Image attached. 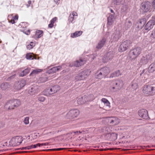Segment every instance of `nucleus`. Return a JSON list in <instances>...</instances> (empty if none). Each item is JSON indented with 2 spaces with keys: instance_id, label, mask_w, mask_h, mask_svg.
Returning a JSON list of instances; mask_svg holds the SVG:
<instances>
[{
  "instance_id": "4468645a",
  "label": "nucleus",
  "mask_w": 155,
  "mask_h": 155,
  "mask_svg": "<svg viewBox=\"0 0 155 155\" xmlns=\"http://www.w3.org/2000/svg\"><path fill=\"white\" fill-rule=\"evenodd\" d=\"M145 24V21L144 19H140L137 23V24L135 25L134 28H135L141 29L143 27Z\"/></svg>"
},
{
  "instance_id": "423d86ee",
  "label": "nucleus",
  "mask_w": 155,
  "mask_h": 155,
  "mask_svg": "<svg viewBox=\"0 0 155 155\" xmlns=\"http://www.w3.org/2000/svg\"><path fill=\"white\" fill-rule=\"evenodd\" d=\"M131 44V41L129 40H126L122 42L118 48V51L121 52L126 51Z\"/></svg>"
},
{
  "instance_id": "4be33fe9",
  "label": "nucleus",
  "mask_w": 155,
  "mask_h": 155,
  "mask_svg": "<svg viewBox=\"0 0 155 155\" xmlns=\"http://www.w3.org/2000/svg\"><path fill=\"white\" fill-rule=\"evenodd\" d=\"M11 100L15 109L16 108H17L21 104V101L18 99H13Z\"/></svg>"
},
{
  "instance_id": "72a5a7b5",
  "label": "nucleus",
  "mask_w": 155,
  "mask_h": 155,
  "mask_svg": "<svg viewBox=\"0 0 155 155\" xmlns=\"http://www.w3.org/2000/svg\"><path fill=\"white\" fill-rule=\"evenodd\" d=\"M117 85V83L115 81H112L110 84V90H114Z\"/></svg>"
},
{
  "instance_id": "09e8293b",
  "label": "nucleus",
  "mask_w": 155,
  "mask_h": 155,
  "mask_svg": "<svg viewBox=\"0 0 155 155\" xmlns=\"http://www.w3.org/2000/svg\"><path fill=\"white\" fill-rule=\"evenodd\" d=\"M127 26L128 28H129L131 26L132 23L130 21H129L127 23Z\"/></svg>"
},
{
  "instance_id": "49530a36",
  "label": "nucleus",
  "mask_w": 155,
  "mask_h": 155,
  "mask_svg": "<svg viewBox=\"0 0 155 155\" xmlns=\"http://www.w3.org/2000/svg\"><path fill=\"white\" fill-rule=\"evenodd\" d=\"M31 147H30V146H28L26 147H22L20 149L21 150H30L31 149Z\"/></svg>"
},
{
  "instance_id": "f257e3e1",
  "label": "nucleus",
  "mask_w": 155,
  "mask_h": 155,
  "mask_svg": "<svg viewBox=\"0 0 155 155\" xmlns=\"http://www.w3.org/2000/svg\"><path fill=\"white\" fill-rule=\"evenodd\" d=\"M142 91L147 96H153L155 94V87L152 84L145 85L143 87Z\"/></svg>"
},
{
  "instance_id": "5fc2aeb1",
  "label": "nucleus",
  "mask_w": 155,
  "mask_h": 155,
  "mask_svg": "<svg viewBox=\"0 0 155 155\" xmlns=\"http://www.w3.org/2000/svg\"><path fill=\"white\" fill-rule=\"evenodd\" d=\"M8 21L9 22L11 23L12 24H13L15 23V20H14L12 18L10 20L9 19Z\"/></svg>"
},
{
  "instance_id": "39448f33",
  "label": "nucleus",
  "mask_w": 155,
  "mask_h": 155,
  "mask_svg": "<svg viewBox=\"0 0 155 155\" xmlns=\"http://www.w3.org/2000/svg\"><path fill=\"white\" fill-rule=\"evenodd\" d=\"M90 72L89 70H87L81 72L75 77V80L78 81L84 79L90 74Z\"/></svg>"
},
{
  "instance_id": "412c9836",
  "label": "nucleus",
  "mask_w": 155,
  "mask_h": 155,
  "mask_svg": "<svg viewBox=\"0 0 155 155\" xmlns=\"http://www.w3.org/2000/svg\"><path fill=\"white\" fill-rule=\"evenodd\" d=\"M85 95L78 98L77 100V103L79 104H82L86 103Z\"/></svg>"
},
{
  "instance_id": "680f3d73",
  "label": "nucleus",
  "mask_w": 155,
  "mask_h": 155,
  "mask_svg": "<svg viewBox=\"0 0 155 155\" xmlns=\"http://www.w3.org/2000/svg\"><path fill=\"white\" fill-rule=\"evenodd\" d=\"M28 5L27 4L26 5L27 8H28L29 6H30V4H31V1L30 0L28 1Z\"/></svg>"
},
{
  "instance_id": "58836bf2",
  "label": "nucleus",
  "mask_w": 155,
  "mask_h": 155,
  "mask_svg": "<svg viewBox=\"0 0 155 155\" xmlns=\"http://www.w3.org/2000/svg\"><path fill=\"white\" fill-rule=\"evenodd\" d=\"M35 42L31 41L30 43L29 44L27 45V48L28 50L32 49L35 45Z\"/></svg>"
},
{
  "instance_id": "b1692460",
  "label": "nucleus",
  "mask_w": 155,
  "mask_h": 155,
  "mask_svg": "<svg viewBox=\"0 0 155 155\" xmlns=\"http://www.w3.org/2000/svg\"><path fill=\"white\" fill-rule=\"evenodd\" d=\"M60 89V86L57 85L53 86L50 88V90L51 91L52 94L56 93Z\"/></svg>"
},
{
  "instance_id": "dca6fc26",
  "label": "nucleus",
  "mask_w": 155,
  "mask_h": 155,
  "mask_svg": "<svg viewBox=\"0 0 155 155\" xmlns=\"http://www.w3.org/2000/svg\"><path fill=\"white\" fill-rule=\"evenodd\" d=\"M86 60L80 58L79 60L76 61L74 62V66L76 67H79L83 65L86 62Z\"/></svg>"
},
{
  "instance_id": "052dcab7",
  "label": "nucleus",
  "mask_w": 155,
  "mask_h": 155,
  "mask_svg": "<svg viewBox=\"0 0 155 155\" xmlns=\"http://www.w3.org/2000/svg\"><path fill=\"white\" fill-rule=\"evenodd\" d=\"M41 146H46L48 145V143H41Z\"/></svg>"
},
{
  "instance_id": "f3484780",
  "label": "nucleus",
  "mask_w": 155,
  "mask_h": 155,
  "mask_svg": "<svg viewBox=\"0 0 155 155\" xmlns=\"http://www.w3.org/2000/svg\"><path fill=\"white\" fill-rule=\"evenodd\" d=\"M101 71L103 74L104 76V78H106L107 75L110 72V70L109 68L108 67H105L101 68Z\"/></svg>"
},
{
  "instance_id": "9b49d317",
  "label": "nucleus",
  "mask_w": 155,
  "mask_h": 155,
  "mask_svg": "<svg viewBox=\"0 0 155 155\" xmlns=\"http://www.w3.org/2000/svg\"><path fill=\"white\" fill-rule=\"evenodd\" d=\"M112 52H109L104 55L103 58L102 60L103 62L106 63L111 60L113 57Z\"/></svg>"
},
{
  "instance_id": "2eb2a0df",
  "label": "nucleus",
  "mask_w": 155,
  "mask_h": 155,
  "mask_svg": "<svg viewBox=\"0 0 155 155\" xmlns=\"http://www.w3.org/2000/svg\"><path fill=\"white\" fill-rule=\"evenodd\" d=\"M61 68L62 67L61 66L53 67L48 70L47 71V73L49 74H52L57 71L61 70Z\"/></svg>"
},
{
  "instance_id": "ddd939ff",
  "label": "nucleus",
  "mask_w": 155,
  "mask_h": 155,
  "mask_svg": "<svg viewBox=\"0 0 155 155\" xmlns=\"http://www.w3.org/2000/svg\"><path fill=\"white\" fill-rule=\"evenodd\" d=\"M4 108L7 110L15 109L11 100L8 101L4 105Z\"/></svg>"
},
{
  "instance_id": "de8ad7c7",
  "label": "nucleus",
  "mask_w": 155,
  "mask_h": 155,
  "mask_svg": "<svg viewBox=\"0 0 155 155\" xmlns=\"http://www.w3.org/2000/svg\"><path fill=\"white\" fill-rule=\"evenodd\" d=\"M151 37L153 38H155V30H153L151 34Z\"/></svg>"
},
{
  "instance_id": "5701e85b",
  "label": "nucleus",
  "mask_w": 155,
  "mask_h": 155,
  "mask_svg": "<svg viewBox=\"0 0 155 155\" xmlns=\"http://www.w3.org/2000/svg\"><path fill=\"white\" fill-rule=\"evenodd\" d=\"M103 73L101 70H98L96 73L95 75V78L98 79H101L103 78H104V76L103 74Z\"/></svg>"
},
{
  "instance_id": "c03bdc74",
  "label": "nucleus",
  "mask_w": 155,
  "mask_h": 155,
  "mask_svg": "<svg viewBox=\"0 0 155 155\" xmlns=\"http://www.w3.org/2000/svg\"><path fill=\"white\" fill-rule=\"evenodd\" d=\"M22 31L27 35H29L30 33V30H22Z\"/></svg>"
},
{
  "instance_id": "ea45409f",
  "label": "nucleus",
  "mask_w": 155,
  "mask_h": 155,
  "mask_svg": "<svg viewBox=\"0 0 155 155\" xmlns=\"http://www.w3.org/2000/svg\"><path fill=\"white\" fill-rule=\"evenodd\" d=\"M57 17L53 18L51 21L50 23L48 25V27L49 28H52L53 26V24L54 22L57 20Z\"/></svg>"
},
{
  "instance_id": "a18cd8bd",
  "label": "nucleus",
  "mask_w": 155,
  "mask_h": 155,
  "mask_svg": "<svg viewBox=\"0 0 155 155\" xmlns=\"http://www.w3.org/2000/svg\"><path fill=\"white\" fill-rule=\"evenodd\" d=\"M38 100L41 102H43L45 100V98L43 96H40L38 97Z\"/></svg>"
},
{
  "instance_id": "aec40b11",
  "label": "nucleus",
  "mask_w": 155,
  "mask_h": 155,
  "mask_svg": "<svg viewBox=\"0 0 155 155\" xmlns=\"http://www.w3.org/2000/svg\"><path fill=\"white\" fill-rule=\"evenodd\" d=\"M28 93L31 95H33L37 94L38 93V90L37 87H32L29 89L28 91Z\"/></svg>"
},
{
  "instance_id": "473e14b6",
  "label": "nucleus",
  "mask_w": 155,
  "mask_h": 155,
  "mask_svg": "<svg viewBox=\"0 0 155 155\" xmlns=\"http://www.w3.org/2000/svg\"><path fill=\"white\" fill-rule=\"evenodd\" d=\"M121 75V74L120 72V71L117 70L111 73L110 75V78H113L114 77H118Z\"/></svg>"
},
{
  "instance_id": "774afa93",
  "label": "nucleus",
  "mask_w": 155,
  "mask_h": 155,
  "mask_svg": "<svg viewBox=\"0 0 155 155\" xmlns=\"http://www.w3.org/2000/svg\"><path fill=\"white\" fill-rule=\"evenodd\" d=\"M54 1L55 2H56V3H58V1H59V0H54Z\"/></svg>"
},
{
  "instance_id": "4c0bfd02",
  "label": "nucleus",
  "mask_w": 155,
  "mask_h": 155,
  "mask_svg": "<svg viewBox=\"0 0 155 155\" xmlns=\"http://www.w3.org/2000/svg\"><path fill=\"white\" fill-rule=\"evenodd\" d=\"M101 101L104 103L105 106L108 107L109 108L110 107V104L107 99L105 98H103L101 99Z\"/></svg>"
},
{
  "instance_id": "6ab92c4d",
  "label": "nucleus",
  "mask_w": 155,
  "mask_h": 155,
  "mask_svg": "<svg viewBox=\"0 0 155 155\" xmlns=\"http://www.w3.org/2000/svg\"><path fill=\"white\" fill-rule=\"evenodd\" d=\"M43 32L42 30H37L35 31V35L33 36L34 38L37 40V39L40 38L43 35Z\"/></svg>"
},
{
  "instance_id": "6e6d98bb",
  "label": "nucleus",
  "mask_w": 155,
  "mask_h": 155,
  "mask_svg": "<svg viewBox=\"0 0 155 155\" xmlns=\"http://www.w3.org/2000/svg\"><path fill=\"white\" fill-rule=\"evenodd\" d=\"M152 6L155 9V0H152Z\"/></svg>"
},
{
  "instance_id": "393cba45",
  "label": "nucleus",
  "mask_w": 155,
  "mask_h": 155,
  "mask_svg": "<svg viewBox=\"0 0 155 155\" xmlns=\"http://www.w3.org/2000/svg\"><path fill=\"white\" fill-rule=\"evenodd\" d=\"M77 16L78 14L76 12L74 11L73 12L70 14L69 18L68 19L69 22L72 23L74 19V16Z\"/></svg>"
},
{
  "instance_id": "7ed1b4c3",
  "label": "nucleus",
  "mask_w": 155,
  "mask_h": 155,
  "mask_svg": "<svg viewBox=\"0 0 155 155\" xmlns=\"http://www.w3.org/2000/svg\"><path fill=\"white\" fill-rule=\"evenodd\" d=\"M26 81L23 79L16 82L14 84L12 90L14 91H18L21 89L25 85Z\"/></svg>"
},
{
  "instance_id": "4d7b16f0",
  "label": "nucleus",
  "mask_w": 155,
  "mask_h": 155,
  "mask_svg": "<svg viewBox=\"0 0 155 155\" xmlns=\"http://www.w3.org/2000/svg\"><path fill=\"white\" fill-rule=\"evenodd\" d=\"M145 71H146V69H144L142 71V72L140 73V76H142L143 75V74H145Z\"/></svg>"
},
{
  "instance_id": "13d9d810",
  "label": "nucleus",
  "mask_w": 155,
  "mask_h": 155,
  "mask_svg": "<svg viewBox=\"0 0 155 155\" xmlns=\"http://www.w3.org/2000/svg\"><path fill=\"white\" fill-rule=\"evenodd\" d=\"M15 74L13 73V75L12 76H11L9 77V78L10 79H12L13 78H14L15 77Z\"/></svg>"
},
{
  "instance_id": "a19ab883",
  "label": "nucleus",
  "mask_w": 155,
  "mask_h": 155,
  "mask_svg": "<svg viewBox=\"0 0 155 155\" xmlns=\"http://www.w3.org/2000/svg\"><path fill=\"white\" fill-rule=\"evenodd\" d=\"M122 0H113V3L116 5H119L121 4Z\"/></svg>"
},
{
  "instance_id": "37998d69",
  "label": "nucleus",
  "mask_w": 155,
  "mask_h": 155,
  "mask_svg": "<svg viewBox=\"0 0 155 155\" xmlns=\"http://www.w3.org/2000/svg\"><path fill=\"white\" fill-rule=\"evenodd\" d=\"M29 117H27L25 118L23 122L25 124H28L29 123Z\"/></svg>"
},
{
  "instance_id": "c756f323",
  "label": "nucleus",
  "mask_w": 155,
  "mask_h": 155,
  "mask_svg": "<svg viewBox=\"0 0 155 155\" xmlns=\"http://www.w3.org/2000/svg\"><path fill=\"white\" fill-rule=\"evenodd\" d=\"M30 69L29 68H27L25 69V70L23 71L19 74V76L20 77H23L26 75L30 71Z\"/></svg>"
},
{
  "instance_id": "c9c22d12",
  "label": "nucleus",
  "mask_w": 155,
  "mask_h": 155,
  "mask_svg": "<svg viewBox=\"0 0 155 155\" xmlns=\"http://www.w3.org/2000/svg\"><path fill=\"white\" fill-rule=\"evenodd\" d=\"M82 33V31H77L74 33H71V36L73 38L78 37L81 35Z\"/></svg>"
},
{
  "instance_id": "a211bd4d",
  "label": "nucleus",
  "mask_w": 155,
  "mask_h": 155,
  "mask_svg": "<svg viewBox=\"0 0 155 155\" xmlns=\"http://www.w3.org/2000/svg\"><path fill=\"white\" fill-rule=\"evenodd\" d=\"M25 58L28 60H33L34 59L39 60V57L37 58L36 55L32 53H29L25 55Z\"/></svg>"
},
{
  "instance_id": "2f4dec72",
  "label": "nucleus",
  "mask_w": 155,
  "mask_h": 155,
  "mask_svg": "<svg viewBox=\"0 0 155 155\" xmlns=\"http://www.w3.org/2000/svg\"><path fill=\"white\" fill-rule=\"evenodd\" d=\"M114 15H110L107 18V23L109 25H111L114 21Z\"/></svg>"
},
{
  "instance_id": "bb28decb",
  "label": "nucleus",
  "mask_w": 155,
  "mask_h": 155,
  "mask_svg": "<svg viewBox=\"0 0 155 155\" xmlns=\"http://www.w3.org/2000/svg\"><path fill=\"white\" fill-rule=\"evenodd\" d=\"M106 40L104 38H103L100 42L98 43L97 46L96 47L98 49H101L103 47L104 45Z\"/></svg>"
},
{
  "instance_id": "cd10ccee",
  "label": "nucleus",
  "mask_w": 155,
  "mask_h": 155,
  "mask_svg": "<svg viewBox=\"0 0 155 155\" xmlns=\"http://www.w3.org/2000/svg\"><path fill=\"white\" fill-rule=\"evenodd\" d=\"M85 99L86 102L92 101L95 98L94 95L93 94H90L89 95H85Z\"/></svg>"
},
{
  "instance_id": "3c124183",
  "label": "nucleus",
  "mask_w": 155,
  "mask_h": 155,
  "mask_svg": "<svg viewBox=\"0 0 155 155\" xmlns=\"http://www.w3.org/2000/svg\"><path fill=\"white\" fill-rule=\"evenodd\" d=\"M117 149V148H115V149L114 148H110L104 149H103V150L104 151H107V150H114V149Z\"/></svg>"
},
{
  "instance_id": "9d476101",
  "label": "nucleus",
  "mask_w": 155,
  "mask_h": 155,
  "mask_svg": "<svg viewBox=\"0 0 155 155\" xmlns=\"http://www.w3.org/2000/svg\"><path fill=\"white\" fill-rule=\"evenodd\" d=\"M151 7V4L149 2L147 1L141 4V8L144 12L149 11L150 10Z\"/></svg>"
},
{
  "instance_id": "8fccbe9b",
  "label": "nucleus",
  "mask_w": 155,
  "mask_h": 155,
  "mask_svg": "<svg viewBox=\"0 0 155 155\" xmlns=\"http://www.w3.org/2000/svg\"><path fill=\"white\" fill-rule=\"evenodd\" d=\"M40 80L41 82H44L46 81L47 79L45 78H40Z\"/></svg>"
},
{
  "instance_id": "1a4fd4ad",
  "label": "nucleus",
  "mask_w": 155,
  "mask_h": 155,
  "mask_svg": "<svg viewBox=\"0 0 155 155\" xmlns=\"http://www.w3.org/2000/svg\"><path fill=\"white\" fill-rule=\"evenodd\" d=\"M138 114L140 117L144 119H147L149 118L147 110L145 109H142L138 111Z\"/></svg>"
},
{
  "instance_id": "bf43d9fd",
  "label": "nucleus",
  "mask_w": 155,
  "mask_h": 155,
  "mask_svg": "<svg viewBox=\"0 0 155 155\" xmlns=\"http://www.w3.org/2000/svg\"><path fill=\"white\" fill-rule=\"evenodd\" d=\"M30 147H31V149H32L33 148H35L37 147V145L36 144L35 145H32L31 146H30Z\"/></svg>"
},
{
  "instance_id": "338daca9",
  "label": "nucleus",
  "mask_w": 155,
  "mask_h": 155,
  "mask_svg": "<svg viewBox=\"0 0 155 155\" xmlns=\"http://www.w3.org/2000/svg\"><path fill=\"white\" fill-rule=\"evenodd\" d=\"M36 145H37V146H38L39 147L41 146V143H37V144H36Z\"/></svg>"
},
{
  "instance_id": "e2e57ef3",
  "label": "nucleus",
  "mask_w": 155,
  "mask_h": 155,
  "mask_svg": "<svg viewBox=\"0 0 155 155\" xmlns=\"http://www.w3.org/2000/svg\"><path fill=\"white\" fill-rule=\"evenodd\" d=\"M65 148H56V151H59V150H62L65 149Z\"/></svg>"
},
{
  "instance_id": "c85d7f7f",
  "label": "nucleus",
  "mask_w": 155,
  "mask_h": 155,
  "mask_svg": "<svg viewBox=\"0 0 155 155\" xmlns=\"http://www.w3.org/2000/svg\"><path fill=\"white\" fill-rule=\"evenodd\" d=\"M148 72L151 73L155 71V63L151 64L148 68Z\"/></svg>"
},
{
  "instance_id": "6e6552de",
  "label": "nucleus",
  "mask_w": 155,
  "mask_h": 155,
  "mask_svg": "<svg viewBox=\"0 0 155 155\" xmlns=\"http://www.w3.org/2000/svg\"><path fill=\"white\" fill-rule=\"evenodd\" d=\"M151 57L149 54L143 56L141 58L139 64L141 65L146 64L148 62H150Z\"/></svg>"
},
{
  "instance_id": "0eeeda50",
  "label": "nucleus",
  "mask_w": 155,
  "mask_h": 155,
  "mask_svg": "<svg viewBox=\"0 0 155 155\" xmlns=\"http://www.w3.org/2000/svg\"><path fill=\"white\" fill-rule=\"evenodd\" d=\"M79 114V111L77 109L69 111L66 115L67 119H73L76 117Z\"/></svg>"
},
{
  "instance_id": "f704fd0d",
  "label": "nucleus",
  "mask_w": 155,
  "mask_h": 155,
  "mask_svg": "<svg viewBox=\"0 0 155 155\" xmlns=\"http://www.w3.org/2000/svg\"><path fill=\"white\" fill-rule=\"evenodd\" d=\"M50 88H47L45 89L43 91V94L46 96H49L52 94Z\"/></svg>"
},
{
  "instance_id": "69168bd1",
  "label": "nucleus",
  "mask_w": 155,
  "mask_h": 155,
  "mask_svg": "<svg viewBox=\"0 0 155 155\" xmlns=\"http://www.w3.org/2000/svg\"><path fill=\"white\" fill-rule=\"evenodd\" d=\"M76 132L77 133V134H81L82 132V131H76Z\"/></svg>"
},
{
  "instance_id": "7c9ffc66",
  "label": "nucleus",
  "mask_w": 155,
  "mask_h": 155,
  "mask_svg": "<svg viewBox=\"0 0 155 155\" xmlns=\"http://www.w3.org/2000/svg\"><path fill=\"white\" fill-rule=\"evenodd\" d=\"M1 89L3 90L8 89L10 87V85L7 83H3L1 85Z\"/></svg>"
},
{
  "instance_id": "e433bc0d",
  "label": "nucleus",
  "mask_w": 155,
  "mask_h": 155,
  "mask_svg": "<svg viewBox=\"0 0 155 155\" xmlns=\"http://www.w3.org/2000/svg\"><path fill=\"white\" fill-rule=\"evenodd\" d=\"M43 71V70L40 69H36L34 70L31 73L30 75H32L33 74H37Z\"/></svg>"
},
{
  "instance_id": "864d4df0",
  "label": "nucleus",
  "mask_w": 155,
  "mask_h": 155,
  "mask_svg": "<svg viewBox=\"0 0 155 155\" xmlns=\"http://www.w3.org/2000/svg\"><path fill=\"white\" fill-rule=\"evenodd\" d=\"M44 151H56V149H48V150H44Z\"/></svg>"
},
{
  "instance_id": "a878e982",
  "label": "nucleus",
  "mask_w": 155,
  "mask_h": 155,
  "mask_svg": "<svg viewBox=\"0 0 155 155\" xmlns=\"http://www.w3.org/2000/svg\"><path fill=\"white\" fill-rule=\"evenodd\" d=\"M154 25L155 23L153 21H150L146 24L145 27V29H151L153 28V26Z\"/></svg>"
},
{
  "instance_id": "0e129e2a",
  "label": "nucleus",
  "mask_w": 155,
  "mask_h": 155,
  "mask_svg": "<svg viewBox=\"0 0 155 155\" xmlns=\"http://www.w3.org/2000/svg\"><path fill=\"white\" fill-rule=\"evenodd\" d=\"M153 21V22L155 24V15L153 17V19L151 20Z\"/></svg>"
},
{
  "instance_id": "603ef678",
  "label": "nucleus",
  "mask_w": 155,
  "mask_h": 155,
  "mask_svg": "<svg viewBox=\"0 0 155 155\" xmlns=\"http://www.w3.org/2000/svg\"><path fill=\"white\" fill-rule=\"evenodd\" d=\"M18 15H15L14 16H13L12 18L15 20H17L18 18Z\"/></svg>"
},
{
  "instance_id": "f8f14e48",
  "label": "nucleus",
  "mask_w": 155,
  "mask_h": 155,
  "mask_svg": "<svg viewBox=\"0 0 155 155\" xmlns=\"http://www.w3.org/2000/svg\"><path fill=\"white\" fill-rule=\"evenodd\" d=\"M108 121L110 123L113 125H117L120 122V119L116 117L109 118Z\"/></svg>"
},
{
  "instance_id": "79ce46f5",
  "label": "nucleus",
  "mask_w": 155,
  "mask_h": 155,
  "mask_svg": "<svg viewBox=\"0 0 155 155\" xmlns=\"http://www.w3.org/2000/svg\"><path fill=\"white\" fill-rule=\"evenodd\" d=\"M131 86L133 88L136 90L138 87V85L134 81L132 82Z\"/></svg>"
},
{
  "instance_id": "20e7f679",
  "label": "nucleus",
  "mask_w": 155,
  "mask_h": 155,
  "mask_svg": "<svg viewBox=\"0 0 155 155\" xmlns=\"http://www.w3.org/2000/svg\"><path fill=\"white\" fill-rule=\"evenodd\" d=\"M22 141V137L21 136H18L12 137L9 143L12 146H15L19 145Z\"/></svg>"
},
{
  "instance_id": "f03ea898",
  "label": "nucleus",
  "mask_w": 155,
  "mask_h": 155,
  "mask_svg": "<svg viewBox=\"0 0 155 155\" xmlns=\"http://www.w3.org/2000/svg\"><path fill=\"white\" fill-rule=\"evenodd\" d=\"M141 49L140 47H137L130 50L129 57L131 60L135 59L140 54Z\"/></svg>"
}]
</instances>
